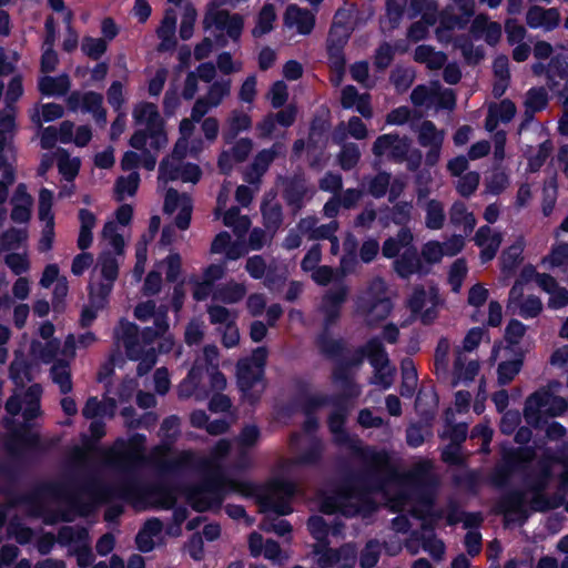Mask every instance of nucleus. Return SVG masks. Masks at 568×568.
Instances as JSON below:
<instances>
[{
	"label": "nucleus",
	"mask_w": 568,
	"mask_h": 568,
	"mask_svg": "<svg viewBox=\"0 0 568 568\" xmlns=\"http://www.w3.org/2000/svg\"><path fill=\"white\" fill-rule=\"evenodd\" d=\"M445 255L444 246L437 241H429L422 247V262L427 265L440 262Z\"/></svg>",
	"instance_id": "obj_64"
},
{
	"label": "nucleus",
	"mask_w": 568,
	"mask_h": 568,
	"mask_svg": "<svg viewBox=\"0 0 568 568\" xmlns=\"http://www.w3.org/2000/svg\"><path fill=\"white\" fill-rule=\"evenodd\" d=\"M7 266L16 274L21 275L30 270V262L26 252L9 253L4 257Z\"/></svg>",
	"instance_id": "obj_61"
},
{
	"label": "nucleus",
	"mask_w": 568,
	"mask_h": 568,
	"mask_svg": "<svg viewBox=\"0 0 568 568\" xmlns=\"http://www.w3.org/2000/svg\"><path fill=\"white\" fill-rule=\"evenodd\" d=\"M426 226L432 230H438L443 226L445 215L440 203L430 201L426 205Z\"/></svg>",
	"instance_id": "obj_62"
},
{
	"label": "nucleus",
	"mask_w": 568,
	"mask_h": 568,
	"mask_svg": "<svg viewBox=\"0 0 568 568\" xmlns=\"http://www.w3.org/2000/svg\"><path fill=\"white\" fill-rule=\"evenodd\" d=\"M174 501L175 497L172 491L166 489H158L149 495L145 503L136 501V506L142 507L150 504L162 508H170L173 506Z\"/></svg>",
	"instance_id": "obj_63"
},
{
	"label": "nucleus",
	"mask_w": 568,
	"mask_h": 568,
	"mask_svg": "<svg viewBox=\"0 0 568 568\" xmlns=\"http://www.w3.org/2000/svg\"><path fill=\"white\" fill-rule=\"evenodd\" d=\"M68 105L71 110L92 113L99 122L105 121V111L102 108V97L94 92L79 93L73 92L68 98Z\"/></svg>",
	"instance_id": "obj_23"
},
{
	"label": "nucleus",
	"mask_w": 568,
	"mask_h": 568,
	"mask_svg": "<svg viewBox=\"0 0 568 568\" xmlns=\"http://www.w3.org/2000/svg\"><path fill=\"white\" fill-rule=\"evenodd\" d=\"M450 220L455 225L463 226L465 233L470 232L476 224L475 216L473 213L467 212L463 203H455L453 205Z\"/></svg>",
	"instance_id": "obj_50"
},
{
	"label": "nucleus",
	"mask_w": 568,
	"mask_h": 568,
	"mask_svg": "<svg viewBox=\"0 0 568 568\" xmlns=\"http://www.w3.org/2000/svg\"><path fill=\"white\" fill-rule=\"evenodd\" d=\"M559 387V383H550L548 388L539 389L527 398L524 415L529 424H538L542 416H557L566 412V399L555 395Z\"/></svg>",
	"instance_id": "obj_8"
},
{
	"label": "nucleus",
	"mask_w": 568,
	"mask_h": 568,
	"mask_svg": "<svg viewBox=\"0 0 568 568\" xmlns=\"http://www.w3.org/2000/svg\"><path fill=\"white\" fill-rule=\"evenodd\" d=\"M187 500L194 509L197 511H204L219 506L223 500V494L217 488L204 487L190 493Z\"/></svg>",
	"instance_id": "obj_28"
},
{
	"label": "nucleus",
	"mask_w": 568,
	"mask_h": 568,
	"mask_svg": "<svg viewBox=\"0 0 568 568\" xmlns=\"http://www.w3.org/2000/svg\"><path fill=\"white\" fill-rule=\"evenodd\" d=\"M395 270L402 277H408L413 274H426L428 272V267L417 257L415 250L412 247L405 250L395 261Z\"/></svg>",
	"instance_id": "obj_29"
},
{
	"label": "nucleus",
	"mask_w": 568,
	"mask_h": 568,
	"mask_svg": "<svg viewBox=\"0 0 568 568\" xmlns=\"http://www.w3.org/2000/svg\"><path fill=\"white\" fill-rule=\"evenodd\" d=\"M315 17L296 4H290L284 13V26L300 34H308L314 28Z\"/></svg>",
	"instance_id": "obj_25"
},
{
	"label": "nucleus",
	"mask_w": 568,
	"mask_h": 568,
	"mask_svg": "<svg viewBox=\"0 0 568 568\" xmlns=\"http://www.w3.org/2000/svg\"><path fill=\"white\" fill-rule=\"evenodd\" d=\"M191 422L195 427L206 426V430L213 435L224 433L227 428V424L223 420H214L206 425L207 417L202 410L194 412L191 415Z\"/></svg>",
	"instance_id": "obj_59"
},
{
	"label": "nucleus",
	"mask_w": 568,
	"mask_h": 568,
	"mask_svg": "<svg viewBox=\"0 0 568 568\" xmlns=\"http://www.w3.org/2000/svg\"><path fill=\"white\" fill-rule=\"evenodd\" d=\"M140 184V175L133 171L128 176H122L118 180L115 191L118 200H124L128 196L135 194Z\"/></svg>",
	"instance_id": "obj_51"
},
{
	"label": "nucleus",
	"mask_w": 568,
	"mask_h": 568,
	"mask_svg": "<svg viewBox=\"0 0 568 568\" xmlns=\"http://www.w3.org/2000/svg\"><path fill=\"white\" fill-rule=\"evenodd\" d=\"M133 119L136 125L144 126L142 130L150 140L151 149L159 151L168 144V136L164 131V122L153 103L141 102L133 110Z\"/></svg>",
	"instance_id": "obj_10"
},
{
	"label": "nucleus",
	"mask_w": 568,
	"mask_h": 568,
	"mask_svg": "<svg viewBox=\"0 0 568 568\" xmlns=\"http://www.w3.org/2000/svg\"><path fill=\"white\" fill-rule=\"evenodd\" d=\"M230 80L214 83L205 98L199 99L192 109V120L200 121L210 109L217 106L230 94Z\"/></svg>",
	"instance_id": "obj_21"
},
{
	"label": "nucleus",
	"mask_w": 568,
	"mask_h": 568,
	"mask_svg": "<svg viewBox=\"0 0 568 568\" xmlns=\"http://www.w3.org/2000/svg\"><path fill=\"white\" fill-rule=\"evenodd\" d=\"M14 109L8 104L0 113V151L11 141L14 133Z\"/></svg>",
	"instance_id": "obj_42"
},
{
	"label": "nucleus",
	"mask_w": 568,
	"mask_h": 568,
	"mask_svg": "<svg viewBox=\"0 0 568 568\" xmlns=\"http://www.w3.org/2000/svg\"><path fill=\"white\" fill-rule=\"evenodd\" d=\"M559 12L554 8L532 7L527 12V23L535 29L551 30L559 23Z\"/></svg>",
	"instance_id": "obj_30"
},
{
	"label": "nucleus",
	"mask_w": 568,
	"mask_h": 568,
	"mask_svg": "<svg viewBox=\"0 0 568 568\" xmlns=\"http://www.w3.org/2000/svg\"><path fill=\"white\" fill-rule=\"evenodd\" d=\"M194 120L183 119L180 123L181 138L176 142L173 153L160 164L159 184L169 181L181 180L183 182L196 183L200 180L201 171L197 165L184 164L182 159L190 155H197L204 149V143L197 139H191L194 131Z\"/></svg>",
	"instance_id": "obj_1"
},
{
	"label": "nucleus",
	"mask_w": 568,
	"mask_h": 568,
	"mask_svg": "<svg viewBox=\"0 0 568 568\" xmlns=\"http://www.w3.org/2000/svg\"><path fill=\"white\" fill-rule=\"evenodd\" d=\"M134 314L140 321H149L152 318L154 321L156 336L164 334L169 327L165 312L155 311V303L153 301L140 303L135 307Z\"/></svg>",
	"instance_id": "obj_31"
},
{
	"label": "nucleus",
	"mask_w": 568,
	"mask_h": 568,
	"mask_svg": "<svg viewBox=\"0 0 568 568\" xmlns=\"http://www.w3.org/2000/svg\"><path fill=\"white\" fill-rule=\"evenodd\" d=\"M412 242V232L407 229H403L398 232L396 237H390L384 243L383 255L388 258L394 257L400 252V250L410 248Z\"/></svg>",
	"instance_id": "obj_41"
},
{
	"label": "nucleus",
	"mask_w": 568,
	"mask_h": 568,
	"mask_svg": "<svg viewBox=\"0 0 568 568\" xmlns=\"http://www.w3.org/2000/svg\"><path fill=\"white\" fill-rule=\"evenodd\" d=\"M246 288L242 284L230 283L214 292L213 298L224 303H236L243 298Z\"/></svg>",
	"instance_id": "obj_47"
},
{
	"label": "nucleus",
	"mask_w": 568,
	"mask_h": 568,
	"mask_svg": "<svg viewBox=\"0 0 568 568\" xmlns=\"http://www.w3.org/2000/svg\"><path fill=\"white\" fill-rule=\"evenodd\" d=\"M119 339L122 341L128 356L133 361H139L138 372L140 375L149 372L155 364L154 341L150 337V329L139 334L138 328L131 323H121Z\"/></svg>",
	"instance_id": "obj_6"
},
{
	"label": "nucleus",
	"mask_w": 568,
	"mask_h": 568,
	"mask_svg": "<svg viewBox=\"0 0 568 568\" xmlns=\"http://www.w3.org/2000/svg\"><path fill=\"white\" fill-rule=\"evenodd\" d=\"M146 134L143 131H135L130 139V145L141 153L128 151L124 153L121 166L123 170H132L142 165L146 170L152 171L156 164V155L146 150Z\"/></svg>",
	"instance_id": "obj_14"
},
{
	"label": "nucleus",
	"mask_w": 568,
	"mask_h": 568,
	"mask_svg": "<svg viewBox=\"0 0 568 568\" xmlns=\"http://www.w3.org/2000/svg\"><path fill=\"white\" fill-rule=\"evenodd\" d=\"M366 354L376 369L374 383L384 389L388 388L393 383L394 369L389 366L387 355L383 351L379 341H369L366 345Z\"/></svg>",
	"instance_id": "obj_18"
},
{
	"label": "nucleus",
	"mask_w": 568,
	"mask_h": 568,
	"mask_svg": "<svg viewBox=\"0 0 568 568\" xmlns=\"http://www.w3.org/2000/svg\"><path fill=\"white\" fill-rule=\"evenodd\" d=\"M390 301L386 294V284L374 280L359 298L358 312L368 325L384 320L390 312Z\"/></svg>",
	"instance_id": "obj_9"
},
{
	"label": "nucleus",
	"mask_w": 568,
	"mask_h": 568,
	"mask_svg": "<svg viewBox=\"0 0 568 568\" xmlns=\"http://www.w3.org/2000/svg\"><path fill=\"white\" fill-rule=\"evenodd\" d=\"M308 529L315 539L323 541L332 534L336 536L339 534L337 526L328 527V524L320 516H314L308 520Z\"/></svg>",
	"instance_id": "obj_55"
},
{
	"label": "nucleus",
	"mask_w": 568,
	"mask_h": 568,
	"mask_svg": "<svg viewBox=\"0 0 568 568\" xmlns=\"http://www.w3.org/2000/svg\"><path fill=\"white\" fill-rule=\"evenodd\" d=\"M62 358H57V362L51 368V377L57 384L61 393L65 394L72 389V382L70 368L67 359H72L75 356V339L73 335H69L60 351Z\"/></svg>",
	"instance_id": "obj_16"
},
{
	"label": "nucleus",
	"mask_w": 568,
	"mask_h": 568,
	"mask_svg": "<svg viewBox=\"0 0 568 568\" xmlns=\"http://www.w3.org/2000/svg\"><path fill=\"white\" fill-rule=\"evenodd\" d=\"M454 10H458L459 13H456L454 18H448L446 14H444L440 21L443 27L453 29L455 27H462L464 23H466L468 18L473 14L474 0H456Z\"/></svg>",
	"instance_id": "obj_36"
},
{
	"label": "nucleus",
	"mask_w": 568,
	"mask_h": 568,
	"mask_svg": "<svg viewBox=\"0 0 568 568\" xmlns=\"http://www.w3.org/2000/svg\"><path fill=\"white\" fill-rule=\"evenodd\" d=\"M538 286L549 294V307L560 308L568 304V291L559 286L552 276H539Z\"/></svg>",
	"instance_id": "obj_32"
},
{
	"label": "nucleus",
	"mask_w": 568,
	"mask_h": 568,
	"mask_svg": "<svg viewBox=\"0 0 568 568\" xmlns=\"http://www.w3.org/2000/svg\"><path fill=\"white\" fill-rule=\"evenodd\" d=\"M295 493V486L282 478H274L267 485L255 489L254 495L261 513L265 515L261 523L262 529L284 536L291 531L290 524L284 519L272 520L271 515L284 516L292 511L290 498Z\"/></svg>",
	"instance_id": "obj_2"
},
{
	"label": "nucleus",
	"mask_w": 568,
	"mask_h": 568,
	"mask_svg": "<svg viewBox=\"0 0 568 568\" xmlns=\"http://www.w3.org/2000/svg\"><path fill=\"white\" fill-rule=\"evenodd\" d=\"M267 357L264 347L256 348L250 359L237 363V385L242 397L248 403H255L264 392L263 366Z\"/></svg>",
	"instance_id": "obj_7"
},
{
	"label": "nucleus",
	"mask_w": 568,
	"mask_h": 568,
	"mask_svg": "<svg viewBox=\"0 0 568 568\" xmlns=\"http://www.w3.org/2000/svg\"><path fill=\"white\" fill-rule=\"evenodd\" d=\"M12 220L18 223L27 222L30 217L32 200L23 185L17 187L12 197Z\"/></svg>",
	"instance_id": "obj_34"
},
{
	"label": "nucleus",
	"mask_w": 568,
	"mask_h": 568,
	"mask_svg": "<svg viewBox=\"0 0 568 568\" xmlns=\"http://www.w3.org/2000/svg\"><path fill=\"white\" fill-rule=\"evenodd\" d=\"M33 369L27 365L21 349L16 352V358L10 367V375L17 389L14 395L7 402V412L16 416L21 413L23 419L29 422L40 415V397L42 388L40 385H31L26 393H21L20 387H24L27 382L32 378Z\"/></svg>",
	"instance_id": "obj_3"
},
{
	"label": "nucleus",
	"mask_w": 568,
	"mask_h": 568,
	"mask_svg": "<svg viewBox=\"0 0 568 568\" xmlns=\"http://www.w3.org/2000/svg\"><path fill=\"white\" fill-rule=\"evenodd\" d=\"M115 412V402L106 398L103 402L95 397L88 399L82 413L87 418L112 417Z\"/></svg>",
	"instance_id": "obj_40"
},
{
	"label": "nucleus",
	"mask_w": 568,
	"mask_h": 568,
	"mask_svg": "<svg viewBox=\"0 0 568 568\" xmlns=\"http://www.w3.org/2000/svg\"><path fill=\"white\" fill-rule=\"evenodd\" d=\"M144 437L135 435L128 442L118 440L114 446L109 449L105 455L108 463L119 466L129 467L143 458Z\"/></svg>",
	"instance_id": "obj_13"
},
{
	"label": "nucleus",
	"mask_w": 568,
	"mask_h": 568,
	"mask_svg": "<svg viewBox=\"0 0 568 568\" xmlns=\"http://www.w3.org/2000/svg\"><path fill=\"white\" fill-rule=\"evenodd\" d=\"M58 166H59L60 173L67 180H72L79 172L80 160L78 158H70L64 151H59L58 152Z\"/></svg>",
	"instance_id": "obj_58"
},
{
	"label": "nucleus",
	"mask_w": 568,
	"mask_h": 568,
	"mask_svg": "<svg viewBox=\"0 0 568 568\" xmlns=\"http://www.w3.org/2000/svg\"><path fill=\"white\" fill-rule=\"evenodd\" d=\"M523 365L521 355H517L511 361L501 362L498 366V382L506 385L514 379L520 372Z\"/></svg>",
	"instance_id": "obj_54"
},
{
	"label": "nucleus",
	"mask_w": 568,
	"mask_h": 568,
	"mask_svg": "<svg viewBox=\"0 0 568 568\" xmlns=\"http://www.w3.org/2000/svg\"><path fill=\"white\" fill-rule=\"evenodd\" d=\"M439 303L438 290L434 286L416 287L408 300L412 312L419 315L424 322H429L436 316Z\"/></svg>",
	"instance_id": "obj_15"
},
{
	"label": "nucleus",
	"mask_w": 568,
	"mask_h": 568,
	"mask_svg": "<svg viewBox=\"0 0 568 568\" xmlns=\"http://www.w3.org/2000/svg\"><path fill=\"white\" fill-rule=\"evenodd\" d=\"M542 264L551 268L568 265V243L555 244L550 253L542 258Z\"/></svg>",
	"instance_id": "obj_53"
},
{
	"label": "nucleus",
	"mask_w": 568,
	"mask_h": 568,
	"mask_svg": "<svg viewBox=\"0 0 568 568\" xmlns=\"http://www.w3.org/2000/svg\"><path fill=\"white\" fill-rule=\"evenodd\" d=\"M539 276H549V275L538 273L532 265H526L521 270L519 278L516 281L515 285L513 286V288L510 291V298L515 300L521 295L524 283L535 281L538 284Z\"/></svg>",
	"instance_id": "obj_57"
},
{
	"label": "nucleus",
	"mask_w": 568,
	"mask_h": 568,
	"mask_svg": "<svg viewBox=\"0 0 568 568\" xmlns=\"http://www.w3.org/2000/svg\"><path fill=\"white\" fill-rule=\"evenodd\" d=\"M230 449V443L222 439L213 448L211 455L206 459H199L194 453L184 450L178 454L170 452L168 447H158L153 455V462L164 469H175L180 467H199L202 469H213L219 466V462Z\"/></svg>",
	"instance_id": "obj_5"
},
{
	"label": "nucleus",
	"mask_w": 568,
	"mask_h": 568,
	"mask_svg": "<svg viewBox=\"0 0 568 568\" xmlns=\"http://www.w3.org/2000/svg\"><path fill=\"white\" fill-rule=\"evenodd\" d=\"M342 559L344 561L343 568H351L355 561V550L348 546L343 548L341 551L327 549L321 554L318 564L321 567L325 568L341 561Z\"/></svg>",
	"instance_id": "obj_38"
},
{
	"label": "nucleus",
	"mask_w": 568,
	"mask_h": 568,
	"mask_svg": "<svg viewBox=\"0 0 568 568\" xmlns=\"http://www.w3.org/2000/svg\"><path fill=\"white\" fill-rule=\"evenodd\" d=\"M516 112L515 104L509 100L501 101L498 105L490 106L489 114L486 120V129L493 131L498 121H509Z\"/></svg>",
	"instance_id": "obj_39"
},
{
	"label": "nucleus",
	"mask_w": 568,
	"mask_h": 568,
	"mask_svg": "<svg viewBox=\"0 0 568 568\" xmlns=\"http://www.w3.org/2000/svg\"><path fill=\"white\" fill-rule=\"evenodd\" d=\"M251 118L245 113L234 112L229 119V129L225 132V138L232 140L242 131H246L251 128Z\"/></svg>",
	"instance_id": "obj_56"
},
{
	"label": "nucleus",
	"mask_w": 568,
	"mask_h": 568,
	"mask_svg": "<svg viewBox=\"0 0 568 568\" xmlns=\"http://www.w3.org/2000/svg\"><path fill=\"white\" fill-rule=\"evenodd\" d=\"M475 242L480 247L481 261L488 262L495 257L501 243V235L488 226H483L477 231Z\"/></svg>",
	"instance_id": "obj_27"
},
{
	"label": "nucleus",
	"mask_w": 568,
	"mask_h": 568,
	"mask_svg": "<svg viewBox=\"0 0 568 568\" xmlns=\"http://www.w3.org/2000/svg\"><path fill=\"white\" fill-rule=\"evenodd\" d=\"M54 326L47 322L41 325L39 334L41 341H33L30 346V356L32 362L49 363L60 354L59 343L53 339Z\"/></svg>",
	"instance_id": "obj_17"
},
{
	"label": "nucleus",
	"mask_w": 568,
	"mask_h": 568,
	"mask_svg": "<svg viewBox=\"0 0 568 568\" xmlns=\"http://www.w3.org/2000/svg\"><path fill=\"white\" fill-rule=\"evenodd\" d=\"M223 223L227 227H232L235 234L241 237L250 227V220L239 214V210L232 207L223 214Z\"/></svg>",
	"instance_id": "obj_48"
},
{
	"label": "nucleus",
	"mask_w": 568,
	"mask_h": 568,
	"mask_svg": "<svg viewBox=\"0 0 568 568\" xmlns=\"http://www.w3.org/2000/svg\"><path fill=\"white\" fill-rule=\"evenodd\" d=\"M402 395L412 396L417 386V373L414 363L410 359H405L402 363Z\"/></svg>",
	"instance_id": "obj_52"
},
{
	"label": "nucleus",
	"mask_w": 568,
	"mask_h": 568,
	"mask_svg": "<svg viewBox=\"0 0 568 568\" xmlns=\"http://www.w3.org/2000/svg\"><path fill=\"white\" fill-rule=\"evenodd\" d=\"M525 241L521 236L517 237L503 254L501 256V265L503 272L509 275L513 270L518 265L521 258V254L524 251Z\"/></svg>",
	"instance_id": "obj_44"
},
{
	"label": "nucleus",
	"mask_w": 568,
	"mask_h": 568,
	"mask_svg": "<svg viewBox=\"0 0 568 568\" xmlns=\"http://www.w3.org/2000/svg\"><path fill=\"white\" fill-rule=\"evenodd\" d=\"M252 150V142L248 139H242L236 142L232 154L223 152L219 159V166L222 171H229L234 162L243 161Z\"/></svg>",
	"instance_id": "obj_35"
},
{
	"label": "nucleus",
	"mask_w": 568,
	"mask_h": 568,
	"mask_svg": "<svg viewBox=\"0 0 568 568\" xmlns=\"http://www.w3.org/2000/svg\"><path fill=\"white\" fill-rule=\"evenodd\" d=\"M102 236L108 243V246L113 250L114 254L110 252H103L101 254L95 271L99 270L103 282L98 283L94 280L90 285V287H92L93 303L95 302V294L99 295V306H102L106 302V297L111 293L119 270L115 255H121L125 245L123 236L118 232V225L113 221H108L104 224Z\"/></svg>",
	"instance_id": "obj_4"
},
{
	"label": "nucleus",
	"mask_w": 568,
	"mask_h": 568,
	"mask_svg": "<svg viewBox=\"0 0 568 568\" xmlns=\"http://www.w3.org/2000/svg\"><path fill=\"white\" fill-rule=\"evenodd\" d=\"M63 115V108L57 103L37 105L31 112V120L38 125L54 121Z\"/></svg>",
	"instance_id": "obj_43"
},
{
	"label": "nucleus",
	"mask_w": 568,
	"mask_h": 568,
	"mask_svg": "<svg viewBox=\"0 0 568 568\" xmlns=\"http://www.w3.org/2000/svg\"><path fill=\"white\" fill-rule=\"evenodd\" d=\"M348 39V30L345 26L334 23L327 40V51L331 64L337 75L334 78L336 83H339L342 71L344 68V58L342 49Z\"/></svg>",
	"instance_id": "obj_19"
},
{
	"label": "nucleus",
	"mask_w": 568,
	"mask_h": 568,
	"mask_svg": "<svg viewBox=\"0 0 568 568\" xmlns=\"http://www.w3.org/2000/svg\"><path fill=\"white\" fill-rule=\"evenodd\" d=\"M164 211L169 214L178 212L176 225L182 230L187 229L192 212L191 199L187 195L169 190L165 194Z\"/></svg>",
	"instance_id": "obj_22"
},
{
	"label": "nucleus",
	"mask_w": 568,
	"mask_h": 568,
	"mask_svg": "<svg viewBox=\"0 0 568 568\" xmlns=\"http://www.w3.org/2000/svg\"><path fill=\"white\" fill-rule=\"evenodd\" d=\"M373 152L376 156H387L396 161H406L410 170H416L422 160L418 150H410L408 139L393 134L379 136L373 145Z\"/></svg>",
	"instance_id": "obj_11"
},
{
	"label": "nucleus",
	"mask_w": 568,
	"mask_h": 568,
	"mask_svg": "<svg viewBox=\"0 0 568 568\" xmlns=\"http://www.w3.org/2000/svg\"><path fill=\"white\" fill-rule=\"evenodd\" d=\"M373 508L366 495L353 490H342L336 496H327L321 505V510L325 514L341 511L345 516H353L357 513L366 515Z\"/></svg>",
	"instance_id": "obj_12"
},
{
	"label": "nucleus",
	"mask_w": 568,
	"mask_h": 568,
	"mask_svg": "<svg viewBox=\"0 0 568 568\" xmlns=\"http://www.w3.org/2000/svg\"><path fill=\"white\" fill-rule=\"evenodd\" d=\"M415 59L419 62L426 63L430 69H438L446 61V58L443 53L434 51L428 45H419L415 50Z\"/></svg>",
	"instance_id": "obj_49"
},
{
	"label": "nucleus",
	"mask_w": 568,
	"mask_h": 568,
	"mask_svg": "<svg viewBox=\"0 0 568 568\" xmlns=\"http://www.w3.org/2000/svg\"><path fill=\"white\" fill-rule=\"evenodd\" d=\"M161 530H162V524L160 520H158V519L148 520L145 523L144 527L142 528V530L136 536V544H138V547L140 548V550L150 551L154 547L155 541H145V537H150V536L158 537L159 534L161 532Z\"/></svg>",
	"instance_id": "obj_46"
},
{
	"label": "nucleus",
	"mask_w": 568,
	"mask_h": 568,
	"mask_svg": "<svg viewBox=\"0 0 568 568\" xmlns=\"http://www.w3.org/2000/svg\"><path fill=\"white\" fill-rule=\"evenodd\" d=\"M276 18L277 16L274 6L265 3L255 16L252 36L254 38H260L270 33L274 29Z\"/></svg>",
	"instance_id": "obj_33"
},
{
	"label": "nucleus",
	"mask_w": 568,
	"mask_h": 568,
	"mask_svg": "<svg viewBox=\"0 0 568 568\" xmlns=\"http://www.w3.org/2000/svg\"><path fill=\"white\" fill-rule=\"evenodd\" d=\"M205 21L212 22L221 34H226L234 41L240 39L244 28V18L237 13H230L227 11H219L214 14H210L206 17Z\"/></svg>",
	"instance_id": "obj_24"
},
{
	"label": "nucleus",
	"mask_w": 568,
	"mask_h": 568,
	"mask_svg": "<svg viewBox=\"0 0 568 568\" xmlns=\"http://www.w3.org/2000/svg\"><path fill=\"white\" fill-rule=\"evenodd\" d=\"M347 294V290L343 286L336 288L334 292L327 294L323 300V310L329 318H333L337 314V306L344 302Z\"/></svg>",
	"instance_id": "obj_60"
},
{
	"label": "nucleus",
	"mask_w": 568,
	"mask_h": 568,
	"mask_svg": "<svg viewBox=\"0 0 568 568\" xmlns=\"http://www.w3.org/2000/svg\"><path fill=\"white\" fill-rule=\"evenodd\" d=\"M160 227V217L153 216L150 220L149 225V234H144L141 240L138 242L135 247V266L133 270V277L136 282H140L142 278V275L145 271V263H146V254H148V243L153 239V235L156 233V231Z\"/></svg>",
	"instance_id": "obj_26"
},
{
	"label": "nucleus",
	"mask_w": 568,
	"mask_h": 568,
	"mask_svg": "<svg viewBox=\"0 0 568 568\" xmlns=\"http://www.w3.org/2000/svg\"><path fill=\"white\" fill-rule=\"evenodd\" d=\"M176 18L175 13L171 10L166 11L161 26L158 29V36L162 40L160 49L168 50L173 44V36L175 32Z\"/></svg>",
	"instance_id": "obj_45"
},
{
	"label": "nucleus",
	"mask_w": 568,
	"mask_h": 568,
	"mask_svg": "<svg viewBox=\"0 0 568 568\" xmlns=\"http://www.w3.org/2000/svg\"><path fill=\"white\" fill-rule=\"evenodd\" d=\"M445 139V132L437 130L434 123L425 121L418 130V142L422 146L427 148L426 163L435 165L440 155V149Z\"/></svg>",
	"instance_id": "obj_20"
},
{
	"label": "nucleus",
	"mask_w": 568,
	"mask_h": 568,
	"mask_svg": "<svg viewBox=\"0 0 568 568\" xmlns=\"http://www.w3.org/2000/svg\"><path fill=\"white\" fill-rule=\"evenodd\" d=\"M70 89V79L67 74L59 77H42L39 80V90L44 95H62Z\"/></svg>",
	"instance_id": "obj_37"
}]
</instances>
